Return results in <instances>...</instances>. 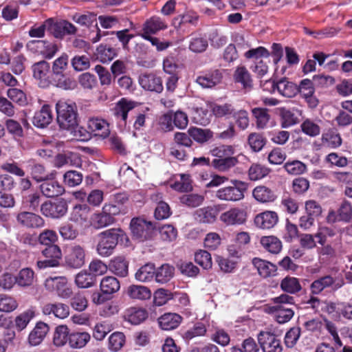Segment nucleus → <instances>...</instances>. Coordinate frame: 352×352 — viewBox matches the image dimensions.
<instances>
[{
  "mask_svg": "<svg viewBox=\"0 0 352 352\" xmlns=\"http://www.w3.org/2000/svg\"><path fill=\"white\" fill-rule=\"evenodd\" d=\"M234 147L232 145L222 144L211 150V154L215 157L211 162V166L219 172L230 171L238 163L239 160L234 156Z\"/></svg>",
  "mask_w": 352,
  "mask_h": 352,
  "instance_id": "nucleus-1",
  "label": "nucleus"
},
{
  "mask_svg": "<svg viewBox=\"0 0 352 352\" xmlns=\"http://www.w3.org/2000/svg\"><path fill=\"white\" fill-rule=\"evenodd\" d=\"M166 23L160 17L152 16L144 22L141 36L150 41L152 45L156 47L157 51L165 50L171 43L168 41H160L159 38L152 36L151 34H155L160 30L166 29Z\"/></svg>",
  "mask_w": 352,
  "mask_h": 352,
  "instance_id": "nucleus-2",
  "label": "nucleus"
},
{
  "mask_svg": "<svg viewBox=\"0 0 352 352\" xmlns=\"http://www.w3.org/2000/svg\"><path fill=\"white\" fill-rule=\"evenodd\" d=\"M125 234L120 229L111 228L98 234L96 252L102 257H108L113 254L120 238Z\"/></svg>",
  "mask_w": 352,
  "mask_h": 352,
  "instance_id": "nucleus-3",
  "label": "nucleus"
},
{
  "mask_svg": "<svg viewBox=\"0 0 352 352\" xmlns=\"http://www.w3.org/2000/svg\"><path fill=\"white\" fill-rule=\"evenodd\" d=\"M57 122L63 129L72 130L77 125V109L75 103L59 100L56 105Z\"/></svg>",
  "mask_w": 352,
  "mask_h": 352,
  "instance_id": "nucleus-4",
  "label": "nucleus"
},
{
  "mask_svg": "<svg viewBox=\"0 0 352 352\" xmlns=\"http://www.w3.org/2000/svg\"><path fill=\"white\" fill-rule=\"evenodd\" d=\"M232 186L219 188L216 192V197L227 201H238L244 198V193L248 190L246 182L237 179L231 181Z\"/></svg>",
  "mask_w": 352,
  "mask_h": 352,
  "instance_id": "nucleus-5",
  "label": "nucleus"
},
{
  "mask_svg": "<svg viewBox=\"0 0 352 352\" xmlns=\"http://www.w3.org/2000/svg\"><path fill=\"white\" fill-rule=\"evenodd\" d=\"M26 48L32 53L40 55L45 59L52 58L59 50L56 43L47 40L30 41L26 44Z\"/></svg>",
  "mask_w": 352,
  "mask_h": 352,
  "instance_id": "nucleus-6",
  "label": "nucleus"
},
{
  "mask_svg": "<svg viewBox=\"0 0 352 352\" xmlns=\"http://www.w3.org/2000/svg\"><path fill=\"white\" fill-rule=\"evenodd\" d=\"M68 210L67 202L65 199L60 198L54 201H47L41 206L42 214L52 219H59L66 214Z\"/></svg>",
  "mask_w": 352,
  "mask_h": 352,
  "instance_id": "nucleus-7",
  "label": "nucleus"
},
{
  "mask_svg": "<svg viewBox=\"0 0 352 352\" xmlns=\"http://www.w3.org/2000/svg\"><path fill=\"white\" fill-rule=\"evenodd\" d=\"M344 285V281H336V278L331 275H325L314 280L310 285V292L312 295H318L325 289L331 288L336 291Z\"/></svg>",
  "mask_w": 352,
  "mask_h": 352,
  "instance_id": "nucleus-8",
  "label": "nucleus"
},
{
  "mask_svg": "<svg viewBox=\"0 0 352 352\" xmlns=\"http://www.w3.org/2000/svg\"><path fill=\"white\" fill-rule=\"evenodd\" d=\"M65 262L70 268L78 269L82 267L85 263V248L78 244L72 245L68 248Z\"/></svg>",
  "mask_w": 352,
  "mask_h": 352,
  "instance_id": "nucleus-9",
  "label": "nucleus"
},
{
  "mask_svg": "<svg viewBox=\"0 0 352 352\" xmlns=\"http://www.w3.org/2000/svg\"><path fill=\"white\" fill-rule=\"evenodd\" d=\"M42 254L45 259L37 261V267L39 269H45L47 267H57L60 264V260L62 257L60 248L56 245H47L42 251Z\"/></svg>",
  "mask_w": 352,
  "mask_h": 352,
  "instance_id": "nucleus-10",
  "label": "nucleus"
},
{
  "mask_svg": "<svg viewBox=\"0 0 352 352\" xmlns=\"http://www.w3.org/2000/svg\"><path fill=\"white\" fill-rule=\"evenodd\" d=\"M297 89L298 94L305 99L309 108L314 109L318 105L319 100L314 95L315 87L313 81L308 78L302 79L297 85Z\"/></svg>",
  "mask_w": 352,
  "mask_h": 352,
  "instance_id": "nucleus-11",
  "label": "nucleus"
},
{
  "mask_svg": "<svg viewBox=\"0 0 352 352\" xmlns=\"http://www.w3.org/2000/svg\"><path fill=\"white\" fill-rule=\"evenodd\" d=\"M154 230L155 226L151 221L142 218H133V239L140 241L150 239Z\"/></svg>",
  "mask_w": 352,
  "mask_h": 352,
  "instance_id": "nucleus-12",
  "label": "nucleus"
},
{
  "mask_svg": "<svg viewBox=\"0 0 352 352\" xmlns=\"http://www.w3.org/2000/svg\"><path fill=\"white\" fill-rule=\"evenodd\" d=\"M219 219L226 226H239L246 221L247 213L243 209L234 207L221 213Z\"/></svg>",
  "mask_w": 352,
  "mask_h": 352,
  "instance_id": "nucleus-13",
  "label": "nucleus"
},
{
  "mask_svg": "<svg viewBox=\"0 0 352 352\" xmlns=\"http://www.w3.org/2000/svg\"><path fill=\"white\" fill-rule=\"evenodd\" d=\"M258 341L263 352H281L280 340L274 333L261 331L258 335Z\"/></svg>",
  "mask_w": 352,
  "mask_h": 352,
  "instance_id": "nucleus-14",
  "label": "nucleus"
},
{
  "mask_svg": "<svg viewBox=\"0 0 352 352\" xmlns=\"http://www.w3.org/2000/svg\"><path fill=\"white\" fill-rule=\"evenodd\" d=\"M221 209V205L199 208L194 213V219L199 223H213Z\"/></svg>",
  "mask_w": 352,
  "mask_h": 352,
  "instance_id": "nucleus-15",
  "label": "nucleus"
},
{
  "mask_svg": "<svg viewBox=\"0 0 352 352\" xmlns=\"http://www.w3.org/2000/svg\"><path fill=\"white\" fill-rule=\"evenodd\" d=\"M266 83L271 84L272 91L274 92L276 90L283 96L287 98H292L298 94L297 85L288 81L285 78H283L275 82L274 80H267Z\"/></svg>",
  "mask_w": 352,
  "mask_h": 352,
  "instance_id": "nucleus-16",
  "label": "nucleus"
},
{
  "mask_svg": "<svg viewBox=\"0 0 352 352\" xmlns=\"http://www.w3.org/2000/svg\"><path fill=\"white\" fill-rule=\"evenodd\" d=\"M278 220L279 217L276 212L265 210L255 216L254 223L258 228L270 230L278 223Z\"/></svg>",
  "mask_w": 352,
  "mask_h": 352,
  "instance_id": "nucleus-17",
  "label": "nucleus"
},
{
  "mask_svg": "<svg viewBox=\"0 0 352 352\" xmlns=\"http://www.w3.org/2000/svg\"><path fill=\"white\" fill-rule=\"evenodd\" d=\"M138 82L144 90L157 93H161L163 91L161 78L153 73L141 74L139 76Z\"/></svg>",
  "mask_w": 352,
  "mask_h": 352,
  "instance_id": "nucleus-18",
  "label": "nucleus"
},
{
  "mask_svg": "<svg viewBox=\"0 0 352 352\" xmlns=\"http://www.w3.org/2000/svg\"><path fill=\"white\" fill-rule=\"evenodd\" d=\"M90 212L91 209L87 204H76L70 211L69 220L78 226L87 225L89 221Z\"/></svg>",
  "mask_w": 352,
  "mask_h": 352,
  "instance_id": "nucleus-19",
  "label": "nucleus"
},
{
  "mask_svg": "<svg viewBox=\"0 0 352 352\" xmlns=\"http://www.w3.org/2000/svg\"><path fill=\"white\" fill-rule=\"evenodd\" d=\"M33 76L39 80V85L45 87L49 85V74L50 73V65L47 61L43 60L34 63L32 67Z\"/></svg>",
  "mask_w": 352,
  "mask_h": 352,
  "instance_id": "nucleus-20",
  "label": "nucleus"
},
{
  "mask_svg": "<svg viewBox=\"0 0 352 352\" xmlns=\"http://www.w3.org/2000/svg\"><path fill=\"white\" fill-rule=\"evenodd\" d=\"M54 175L50 179L42 182L39 188L42 194L46 197H54L61 195L65 192V188L58 182L53 179Z\"/></svg>",
  "mask_w": 352,
  "mask_h": 352,
  "instance_id": "nucleus-21",
  "label": "nucleus"
},
{
  "mask_svg": "<svg viewBox=\"0 0 352 352\" xmlns=\"http://www.w3.org/2000/svg\"><path fill=\"white\" fill-rule=\"evenodd\" d=\"M252 264L260 276L263 278L273 277L277 274V266L268 261L256 257L252 259Z\"/></svg>",
  "mask_w": 352,
  "mask_h": 352,
  "instance_id": "nucleus-22",
  "label": "nucleus"
},
{
  "mask_svg": "<svg viewBox=\"0 0 352 352\" xmlns=\"http://www.w3.org/2000/svg\"><path fill=\"white\" fill-rule=\"evenodd\" d=\"M16 220L21 225L28 228H42L45 223L41 216L30 212H20L16 217Z\"/></svg>",
  "mask_w": 352,
  "mask_h": 352,
  "instance_id": "nucleus-23",
  "label": "nucleus"
},
{
  "mask_svg": "<svg viewBox=\"0 0 352 352\" xmlns=\"http://www.w3.org/2000/svg\"><path fill=\"white\" fill-rule=\"evenodd\" d=\"M297 109L281 107L278 109L280 124L282 128H289L300 122L299 113Z\"/></svg>",
  "mask_w": 352,
  "mask_h": 352,
  "instance_id": "nucleus-24",
  "label": "nucleus"
},
{
  "mask_svg": "<svg viewBox=\"0 0 352 352\" xmlns=\"http://www.w3.org/2000/svg\"><path fill=\"white\" fill-rule=\"evenodd\" d=\"M42 313L45 316H51L65 319L69 315V307L62 302L46 303L42 307Z\"/></svg>",
  "mask_w": 352,
  "mask_h": 352,
  "instance_id": "nucleus-25",
  "label": "nucleus"
},
{
  "mask_svg": "<svg viewBox=\"0 0 352 352\" xmlns=\"http://www.w3.org/2000/svg\"><path fill=\"white\" fill-rule=\"evenodd\" d=\"M50 327L43 322H38L28 336V342L31 346L40 344L47 334Z\"/></svg>",
  "mask_w": 352,
  "mask_h": 352,
  "instance_id": "nucleus-26",
  "label": "nucleus"
},
{
  "mask_svg": "<svg viewBox=\"0 0 352 352\" xmlns=\"http://www.w3.org/2000/svg\"><path fill=\"white\" fill-rule=\"evenodd\" d=\"M52 118L53 116L50 106L44 104L39 111L34 113L32 123L38 128H44L51 123Z\"/></svg>",
  "mask_w": 352,
  "mask_h": 352,
  "instance_id": "nucleus-27",
  "label": "nucleus"
},
{
  "mask_svg": "<svg viewBox=\"0 0 352 352\" xmlns=\"http://www.w3.org/2000/svg\"><path fill=\"white\" fill-rule=\"evenodd\" d=\"M182 317L175 313H165L157 320L160 327L166 331L176 329L182 322Z\"/></svg>",
  "mask_w": 352,
  "mask_h": 352,
  "instance_id": "nucleus-28",
  "label": "nucleus"
},
{
  "mask_svg": "<svg viewBox=\"0 0 352 352\" xmlns=\"http://www.w3.org/2000/svg\"><path fill=\"white\" fill-rule=\"evenodd\" d=\"M222 78L221 72L219 69H214L198 76L196 82L204 88H211L219 84Z\"/></svg>",
  "mask_w": 352,
  "mask_h": 352,
  "instance_id": "nucleus-29",
  "label": "nucleus"
},
{
  "mask_svg": "<svg viewBox=\"0 0 352 352\" xmlns=\"http://www.w3.org/2000/svg\"><path fill=\"white\" fill-rule=\"evenodd\" d=\"M253 197L259 203L268 204L274 202L277 196L275 192L265 186H258L252 191Z\"/></svg>",
  "mask_w": 352,
  "mask_h": 352,
  "instance_id": "nucleus-30",
  "label": "nucleus"
},
{
  "mask_svg": "<svg viewBox=\"0 0 352 352\" xmlns=\"http://www.w3.org/2000/svg\"><path fill=\"white\" fill-rule=\"evenodd\" d=\"M89 129L95 134L102 138H106L110 133L109 124L103 119L99 118H91L87 122Z\"/></svg>",
  "mask_w": 352,
  "mask_h": 352,
  "instance_id": "nucleus-31",
  "label": "nucleus"
},
{
  "mask_svg": "<svg viewBox=\"0 0 352 352\" xmlns=\"http://www.w3.org/2000/svg\"><path fill=\"white\" fill-rule=\"evenodd\" d=\"M233 79L236 83L241 84L243 89H250L253 87L252 76L245 66H238L236 68Z\"/></svg>",
  "mask_w": 352,
  "mask_h": 352,
  "instance_id": "nucleus-32",
  "label": "nucleus"
},
{
  "mask_svg": "<svg viewBox=\"0 0 352 352\" xmlns=\"http://www.w3.org/2000/svg\"><path fill=\"white\" fill-rule=\"evenodd\" d=\"M260 243L265 251L273 254H278L283 248L281 241L273 235L262 236Z\"/></svg>",
  "mask_w": 352,
  "mask_h": 352,
  "instance_id": "nucleus-33",
  "label": "nucleus"
},
{
  "mask_svg": "<svg viewBox=\"0 0 352 352\" xmlns=\"http://www.w3.org/2000/svg\"><path fill=\"white\" fill-rule=\"evenodd\" d=\"M175 267L168 263H164L155 269V280L157 283L164 284L168 283L174 276Z\"/></svg>",
  "mask_w": 352,
  "mask_h": 352,
  "instance_id": "nucleus-34",
  "label": "nucleus"
},
{
  "mask_svg": "<svg viewBox=\"0 0 352 352\" xmlns=\"http://www.w3.org/2000/svg\"><path fill=\"white\" fill-rule=\"evenodd\" d=\"M114 222L115 219H111L102 210L100 212L94 213L91 216L89 224L94 228L99 230L112 225Z\"/></svg>",
  "mask_w": 352,
  "mask_h": 352,
  "instance_id": "nucleus-35",
  "label": "nucleus"
},
{
  "mask_svg": "<svg viewBox=\"0 0 352 352\" xmlns=\"http://www.w3.org/2000/svg\"><path fill=\"white\" fill-rule=\"evenodd\" d=\"M280 287L283 292L291 294H295L302 289L299 279L290 276H287L282 279Z\"/></svg>",
  "mask_w": 352,
  "mask_h": 352,
  "instance_id": "nucleus-36",
  "label": "nucleus"
},
{
  "mask_svg": "<svg viewBox=\"0 0 352 352\" xmlns=\"http://www.w3.org/2000/svg\"><path fill=\"white\" fill-rule=\"evenodd\" d=\"M69 67V56L66 53H63L59 57L56 58L52 63V77L65 74V72Z\"/></svg>",
  "mask_w": 352,
  "mask_h": 352,
  "instance_id": "nucleus-37",
  "label": "nucleus"
},
{
  "mask_svg": "<svg viewBox=\"0 0 352 352\" xmlns=\"http://www.w3.org/2000/svg\"><path fill=\"white\" fill-rule=\"evenodd\" d=\"M213 115L218 118H228L234 113V107L230 103L217 104L213 103L210 106Z\"/></svg>",
  "mask_w": 352,
  "mask_h": 352,
  "instance_id": "nucleus-38",
  "label": "nucleus"
},
{
  "mask_svg": "<svg viewBox=\"0 0 352 352\" xmlns=\"http://www.w3.org/2000/svg\"><path fill=\"white\" fill-rule=\"evenodd\" d=\"M35 317V309L31 307L19 314L14 320V324L17 330L22 331L26 328L29 322Z\"/></svg>",
  "mask_w": 352,
  "mask_h": 352,
  "instance_id": "nucleus-39",
  "label": "nucleus"
},
{
  "mask_svg": "<svg viewBox=\"0 0 352 352\" xmlns=\"http://www.w3.org/2000/svg\"><path fill=\"white\" fill-rule=\"evenodd\" d=\"M110 268L118 276L124 277L128 274L129 262L123 256H117L111 260Z\"/></svg>",
  "mask_w": 352,
  "mask_h": 352,
  "instance_id": "nucleus-40",
  "label": "nucleus"
},
{
  "mask_svg": "<svg viewBox=\"0 0 352 352\" xmlns=\"http://www.w3.org/2000/svg\"><path fill=\"white\" fill-rule=\"evenodd\" d=\"M90 338L87 332L72 333L69 336V344L74 349L82 348L90 340Z\"/></svg>",
  "mask_w": 352,
  "mask_h": 352,
  "instance_id": "nucleus-41",
  "label": "nucleus"
},
{
  "mask_svg": "<svg viewBox=\"0 0 352 352\" xmlns=\"http://www.w3.org/2000/svg\"><path fill=\"white\" fill-rule=\"evenodd\" d=\"M32 178L36 182H42L53 176V173H47L44 166L40 164H32L28 166Z\"/></svg>",
  "mask_w": 352,
  "mask_h": 352,
  "instance_id": "nucleus-42",
  "label": "nucleus"
},
{
  "mask_svg": "<svg viewBox=\"0 0 352 352\" xmlns=\"http://www.w3.org/2000/svg\"><path fill=\"white\" fill-rule=\"evenodd\" d=\"M69 331L66 325H58L55 328L53 343L56 346H64L67 342H69Z\"/></svg>",
  "mask_w": 352,
  "mask_h": 352,
  "instance_id": "nucleus-43",
  "label": "nucleus"
},
{
  "mask_svg": "<svg viewBox=\"0 0 352 352\" xmlns=\"http://www.w3.org/2000/svg\"><path fill=\"white\" fill-rule=\"evenodd\" d=\"M96 278L92 274L82 270L76 274L75 283L80 288H89L96 284Z\"/></svg>",
  "mask_w": 352,
  "mask_h": 352,
  "instance_id": "nucleus-44",
  "label": "nucleus"
},
{
  "mask_svg": "<svg viewBox=\"0 0 352 352\" xmlns=\"http://www.w3.org/2000/svg\"><path fill=\"white\" fill-rule=\"evenodd\" d=\"M252 116L256 119V124L258 129H264L270 119L267 108L256 107L252 110Z\"/></svg>",
  "mask_w": 352,
  "mask_h": 352,
  "instance_id": "nucleus-45",
  "label": "nucleus"
},
{
  "mask_svg": "<svg viewBox=\"0 0 352 352\" xmlns=\"http://www.w3.org/2000/svg\"><path fill=\"white\" fill-rule=\"evenodd\" d=\"M120 283L113 276H106L100 282V289L103 294H111L120 289Z\"/></svg>",
  "mask_w": 352,
  "mask_h": 352,
  "instance_id": "nucleus-46",
  "label": "nucleus"
},
{
  "mask_svg": "<svg viewBox=\"0 0 352 352\" xmlns=\"http://www.w3.org/2000/svg\"><path fill=\"white\" fill-rule=\"evenodd\" d=\"M207 332L206 325L201 322H196L191 328L182 334V338L186 341H189L194 338L204 336Z\"/></svg>",
  "mask_w": 352,
  "mask_h": 352,
  "instance_id": "nucleus-47",
  "label": "nucleus"
},
{
  "mask_svg": "<svg viewBox=\"0 0 352 352\" xmlns=\"http://www.w3.org/2000/svg\"><path fill=\"white\" fill-rule=\"evenodd\" d=\"M322 140L323 143L331 148H337L342 144L341 136L334 129H330L323 133Z\"/></svg>",
  "mask_w": 352,
  "mask_h": 352,
  "instance_id": "nucleus-48",
  "label": "nucleus"
},
{
  "mask_svg": "<svg viewBox=\"0 0 352 352\" xmlns=\"http://www.w3.org/2000/svg\"><path fill=\"white\" fill-rule=\"evenodd\" d=\"M208 46L206 38L201 35H192L189 42V50L195 53L205 52Z\"/></svg>",
  "mask_w": 352,
  "mask_h": 352,
  "instance_id": "nucleus-49",
  "label": "nucleus"
},
{
  "mask_svg": "<svg viewBox=\"0 0 352 352\" xmlns=\"http://www.w3.org/2000/svg\"><path fill=\"white\" fill-rule=\"evenodd\" d=\"M188 132L190 136L199 143L206 142L213 136V133L209 129L191 127L188 129Z\"/></svg>",
  "mask_w": 352,
  "mask_h": 352,
  "instance_id": "nucleus-50",
  "label": "nucleus"
},
{
  "mask_svg": "<svg viewBox=\"0 0 352 352\" xmlns=\"http://www.w3.org/2000/svg\"><path fill=\"white\" fill-rule=\"evenodd\" d=\"M52 19H48L41 24H34L28 31V35L32 38H41L45 36L46 30L51 28Z\"/></svg>",
  "mask_w": 352,
  "mask_h": 352,
  "instance_id": "nucleus-51",
  "label": "nucleus"
},
{
  "mask_svg": "<svg viewBox=\"0 0 352 352\" xmlns=\"http://www.w3.org/2000/svg\"><path fill=\"white\" fill-rule=\"evenodd\" d=\"M270 169L259 164H253L248 170V177L252 181L261 179L266 177L270 173Z\"/></svg>",
  "mask_w": 352,
  "mask_h": 352,
  "instance_id": "nucleus-52",
  "label": "nucleus"
},
{
  "mask_svg": "<svg viewBox=\"0 0 352 352\" xmlns=\"http://www.w3.org/2000/svg\"><path fill=\"white\" fill-rule=\"evenodd\" d=\"M283 168L292 175H301L307 171L306 164L300 160H289L285 163Z\"/></svg>",
  "mask_w": 352,
  "mask_h": 352,
  "instance_id": "nucleus-53",
  "label": "nucleus"
},
{
  "mask_svg": "<svg viewBox=\"0 0 352 352\" xmlns=\"http://www.w3.org/2000/svg\"><path fill=\"white\" fill-rule=\"evenodd\" d=\"M132 109V102L122 98L114 108V114L124 123L127 119L128 112Z\"/></svg>",
  "mask_w": 352,
  "mask_h": 352,
  "instance_id": "nucleus-54",
  "label": "nucleus"
},
{
  "mask_svg": "<svg viewBox=\"0 0 352 352\" xmlns=\"http://www.w3.org/2000/svg\"><path fill=\"white\" fill-rule=\"evenodd\" d=\"M116 55V50L107 45L101 44L96 49L97 58L102 63L111 61Z\"/></svg>",
  "mask_w": 352,
  "mask_h": 352,
  "instance_id": "nucleus-55",
  "label": "nucleus"
},
{
  "mask_svg": "<svg viewBox=\"0 0 352 352\" xmlns=\"http://www.w3.org/2000/svg\"><path fill=\"white\" fill-rule=\"evenodd\" d=\"M56 87L65 90H72L77 87L76 81L65 74H61L52 77Z\"/></svg>",
  "mask_w": 352,
  "mask_h": 352,
  "instance_id": "nucleus-56",
  "label": "nucleus"
},
{
  "mask_svg": "<svg viewBox=\"0 0 352 352\" xmlns=\"http://www.w3.org/2000/svg\"><path fill=\"white\" fill-rule=\"evenodd\" d=\"M16 283L21 287H28L32 284L34 280V272L32 269L23 268L15 277Z\"/></svg>",
  "mask_w": 352,
  "mask_h": 352,
  "instance_id": "nucleus-57",
  "label": "nucleus"
},
{
  "mask_svg": "<svg viewBox=\"0 0 352 352\" xmlns=\"http://www.w3.org/2000/svg\"><path fill=\"white\" fill-rule=\"evenodd\" d=\"M155 267L153 263H147L141 267L135 273V278L140 281H148L155 276Z\"/></svg>",
  "mask_w": 352,
  "mask_h": 352,
  "instance_id": "nucleus-58",
  "label": "nucleus"
},
{
  "mask_svg": "<svg viewBox=\"0 0 352 352\" xmlns=\"http://www.w3.org/2000/svg\"><path fill=\"white\" fill-rule=\"evenodd\" d=\"M198 21V16L194 13L186 12L175 17L173 20V25L175 28H181L183 25L190 23L195 24Z\"/></svg>",
  "mask_w": 352,
  "mask_h": 352,
  "instance_id": "nucleus-59",
  "label": "nucleus"
},
{
  "mask_svg": "<svg viewBox=\"0 0 352 352\" xmlns=\"http://www.w3.org/2000/svg\"><path fill=\"white\" fill-rule=\"evenodd\" d=\"M248 144L254 152L260 151L267 142L266 138L263 134L252 133L248 135Z\"/></svg>",
  "mask_w": 352,
  "mask_h": 352,
  "instance_id": "nucleus-60",
  "label": "nucleus"
},
{
  "mask_svg": "<svg viewBox=\"0 0 352 352\" xmlns=\"http://www.w3.org/2000/svg\"><path fill=\"white\" fill-rule=\"evenodd\" d=\"M195 261L204 270L210 269L212 265L211 254L204 250L195 253Z\"/></svg>",
  "mask_w": 352,
  "mask_h": 352,
  "instance_id": "nucleus-61",
  "label": "nucleus"
},
{
  "mask_svg": "<svg viewBox=\"0 0 352 352\" xmlns=\"http://www.w3.org/2000/svg\"><path fill=\"white\" fill-rule=\"evenodd\" d=\"M302 131L310 137H316L320 133V127L311 119L305 120L300 124Z\"/></svg>",
  "mask_w": 352,
  "mask_h": 352,
  "instance_id": "nucleus-62",
  "label": "nucleus"
},
{
  "mask_svg": "<svg viewBox=\"0 0 352 352\" xmlns=\"http://www.w3.org/2000/svg\"><path fill=\"white\" fill-rule=\"evenodd\" d=\"M124 343L125 336L121 332H114L109 338V349L112 351H118Z\"/></svg>",
  "mask_w": 352,
  "mask_h": 352,
  "instance_id": "nucleus-63",
  "label": "nucleus"
},
{
  "mask_svg": "<svg viewBox=\"0 0 352 352\" xmlns=\"http://www.w3.org/2000/svg\"><path fill=\"white\" fill-rule=\"evenodd\" d=\"M339 221L348 223L352 217V205L350 201L343 200L338 209Z\"/></svg>",
  "mask_w": 352,
  "mask_h": 352,
  "instance_id": "nucleus-64",
  "label": "nucleus"
}]
</instances>
